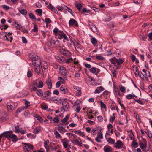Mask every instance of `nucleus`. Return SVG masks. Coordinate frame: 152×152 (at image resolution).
<instances>
[{"mask_svg":"<svg viewBox=\"0 0 152 152\" xmlns=\"http://www.w3.org/2000/svg\"><path fill=\"white\" fill-rule=\"evenodd\" d=\"M47 7L50 10H56V9L50 3L48 5H47Z\"/></svg>","mask_w":152,"mask_h":152,"instance_id":"obj_40","label":"nucleus"},{"mask_svg":"<svg viewBox=\"0 0 152 152\" xmlns=\"http://www.w3.org/2000/svg\"><path fill=\"white\" fill-rule=\"evenodd\" d=\"M51 92L50 90H48L44 93V96H43V99H48L51 96Z\"/></svg>","mask_w":152,"mask_h":152,"instance_id":"obj_11","label":"nucleus"},{"mask_svg":"<svg viewBox=\"0 0 152 152\" xmlns=\"http://www.w3.org/2000/svg\"><path fill=\"white\" fill-rule=\"evenodd\" d=\"M57 38L59 39H61L62 38H63L64 40L69 41V39L66 35L64 33H62V34L58 33L57 34Z\"/></svg>","mask_w":152,"mask_h":152,"instance_id":"obj_10","label":"nucleus"},{"mask_svg":"<svg viewBox=\"0 0 152 152\" xmlns=\"http://www.w3.org/2000/svg\"><path fill=\"white\" fill-rule=\"evenodd\" d=\"M74 132L76 134H79L80 136H83L84 135L83 133L82 132H81L80 130H75Z\"/></svg>","mask_w":152,"mask_h":152,"instance_id":"obj_29","label":"nucleus"},{"mask_svg":"<svg viewBox=\"0 0 152 152\" xmlns=\"http://www.w3.org/2000/svg\"><path fill=\"white\" fill-rule=\"evenodd\" d=\"M29 17L30 18H31L32 20L33 21H34V20H35L36 17L35 15L33 14L32 13H29Z\"/></svg>","mask_w":152,"mask_h":152,"instance_id":"obj_28","label":"nucleus"},{"mask_svg":"<svg viewBox=\"0 0 152 152\" xmlns=\"http://www.w3.org/2000/svg\"><path fill=\"white\" fill-rule=\"evenodd\" d=\"M60 91H61L63 94H65L68 93V91L67 88H65L62 86L60 88Z\"/></svg>","mask_w":152,"mask_h":152,"instance_id":"obj_21","label":"nucleus"},{"mask_svg":"<svg viewBox=\"0 0 152 152\" xmlns=\"http://www.w3.org/2000/svg\"><path fill=\"white\" fill-rule=\"evenodd\" d=\"M0 119L1 121H5L7 119V115L5 112L0 110Z\"/></svg>","mask_w":152,"mask_h":152,"instance_id":"obj_8","label":"nucleus"},{"mask_svg":"<svg viewBox=\"0 0 152 152\" xmlns=\"http://www.w3.org/2000/svg\"><path fill=\"white\" fill-rule=\"evenodd\" d=\"M20 12L24 15H26L27 14L26 10H20Z\"/></svg>","mask_w":152,"mask_h":152,"instance_id":"obj_61","label":"nucleus"},{"mask_svg":"<svg viewBox=\"0 0 152 152\" xmlns=\"http://www.w3.org/2000/svg\"><path fill=\"white\" fill-rule=\"evenodd\" d=\"M35 5L36 7L39 8V9H37V10H42L41 9H40V8L42 7V5L39 2H37L35 4Z\"/></svg>","mask_w":152,"mask_h":152,"instance_id":"obj_38","label":"nucleus"},{"mask_svg":"<svg viewBox=\"0 0 152 152\" xmlns=\"http://www.w3.org/2000/svg\"><path fill=\"white\" fill-rule=\"evenodd\" d=\"M91 42L94 46H95L97 44V40L95 37H93L91 39Z\"/></svg>","mask_w":152,"mask_h":152,"instance_id":"obj_23","label":"nucleus"},{"mask_svg":"<svg viewBox=\"0 0 152 152\" xmlns=\"http://www.w3.org/2000/svg\"><path fill=\"white\" fill-rule=\"evenodd\" d=\"M23 99L25 101V104H26V105L22 106L18 108L17 110L16 113L17 114L21 112L22 110L24 111V116L26 117H28V101L25 99Z\"/></svg>","mask_w":152,"mask_h":152,"instance_id":"obj_2","label":"nucleus"},{"mask_svg":"<svg viewBox=\"0 0 152 152\" xmlns=\"http://www.w3.org/2000/svg\"><path fill=\"white\" fill-rule=\"evenodd\" d=\"M36 93L39 96H43V92L41 89H38L36 92Z\"/></svg>","mask_w":152,"mask_h":152,"instance_id":"obj_27","label":"nucleus"},{"mask_svg":"<svg viewBox=\"0 0 152 152\" xmlns=\"http://www.w3.org/2000/svg\"><path fill=\"white\" fill-rule=\"evenodd\" d=\"M145 133H146L150 139H151V138H152V135L151 133H150L149 132H147L146 131L145 132Z\"/></svg>","mask_w":152,"mask_h":152,"instance_id":"obj_58","label":"nucleus"},{"mask_svg":"<svg viewBox=\"0 0 152 152\" xmlns=\"http://www.w3.org/2000/svg\"><path fill=\"white\" fill-rule=\"evenodd\" d=\"M44 86L43 83L42 81L39 80L38 81V84L37 87L39 88H42Z\"/></svg>","mask_w":152,"mask_h":152,"instance_id":"obj_24","label":"nucleus"},{"mask_svg":"<svg viewBox=\"0 0 152 152\" xmlns=\"http://www.w3.org/2000/svg\"><path fill=\"white\" fill-rule=\"evenodd\" d=\"M1 7L4 10H9V7L6 5H1Z\"/></svg>","mask_w":152,"mask_h":152,"instance_id":"obj_57","label":"nucleus"},{"mask_svg":"<svg viewBox=\"0 0 152 152\" xmlns=\"http://www.w3.org/2000/svg\"><path fill=\"white\" fill-rule=\"evenodd\" d=\"M69 116L68 115H66L63 119L61 120V122L63 123H65L68 120Z\"/></svg>","mask_w":152,"mask_h":152,"instance_id":"obj_33","label":"nucleus"},{"mask_svg":"<svg viewBox=\"0 0 152 152\" xmlns=\"http://www.w3.org/2000/svg\"><path fill=\"white\" fill-rule=\"evenodd\" d=\"M135 100V101L138 102L139 104H143V103L142 102L140 99V98H139L137 100H136L135 98H133Z\"/></svg>","mask_w":152,"mask_h":152,"instance_id":"obj_51","label":"nucleus"},{"mask_svg":"<svg viewBox=\"0 0 152 152\" xmlns=\"http://www.w3.org/2000/svg\"><path fill=\"white\" fill-rule=\"evenodd\" d=\"M35 117L38 120L40 123H42L43 122V120L41 117L37 114H36Z\"/></svg>","mask_w":152,"mask_h":152,"instance_id":"obj_32","label":"nucleus"},{"mask_svg":"<svg viewBox=\"0 0 152 152\" xmlns=\"http://www.w3.org/2000/svg\"><path fill=\"white\" fill-rule=\"evenodd\" d=\"M142 71L143 72L145 73V75L146 77H151L149 71H147L145 69H143Z\"/></svg>","mask_w":152,"mask_h":152,"instance_id":"obj_19","label":"nucleus"},{"mask_svg":"<svg viewBox=\"0 0 152 152\" xmlns=\"http://www.w3.org/2000/svg\"><path fill=\"white\" fill-rule=\"evenodd\" d=\"M59 71L61 73V75L63 76L64 78L67 80V77H66L67 71L66 68L63 67H60L59 68Z\"/></svg>","mask_w":152,"mask_h":152,"instance_id":"obj_5","label":"nucleus"},{"mask_svg":"<svg viewBox=\"0 0 152 152\" xmlns=\"http://www.w3.org/2000/svg\"><path fill=\"white\" fill-rule=\"evenodd\" d=\"M60 52L64 56H70L71 53L68 50L65 49L61 48L59 50Z\"/></svg>","mask_w":152,"mask_h":152,"instance_id":"obj_7","label":"nucleus"},{"mask_svg":"<svg viewBox=\"0 0 152 152\" xmlns=\"http://www.w3.org/2000/svg\"><path fill=\"white\" fill-rule=\"evenodd\" d=\"M54 123H58L59 121V120L58 117H55L53 120Z\"/></svg>","mask_w":152,"mask_h":152,"instance_id":"obj_60","label":"nucleus"},{"mask_svg":"<svg viewBox=\"0 0 152 152\" xmlns=\"http://www.w3.org/2000/svg\"><path fill=\"white\" fill-rule=\"evenodd\" d=\"M38 27L37 26L36 24H34V28L32 29L31 32H37L38 31Z\"/></svg>","mask_w":152,"mask_h":152,"instance_id":"obj_36","label":"nucleus"},{"mask_svg":"<svg viewBox=\"0 0 152 152\" xmlns=\"http://www.w3.org/2000/svg\"><path fill=\"white\" fill-rule=\"evenodd\" d=\"M45 22L46 23V24H48L51 23V21L50 18H46L45 19Z\"/></svg>","mask_w":152,"mask_h":152,"instance_id":"obj_47","label":"nucleus"},{"mask_svg":"<svg viewBox=\"0 0 152 152\" xmlns=\"http://www.w3.org/2000/svg\"><path fill=\"white\" fill-rule=\"evenodd\" d=\"M97 118L99 121L100 122H102L103 121V118L102 116H99L97 117Z\"/></svg>","mask_w":152,"mask_h":152,"instance_id":"obj_64","label":"nucleus"},{"mask_svg":"<svg viewBox=\"0 0 152 152\" xmlns=\"http://www.w3.org/2000/svg\"><path fill=\"white\" fill-rule=\"evenodd\" d=\"M109 61H111V63L114 64V66H116V64L117 63L118 65H120L122 64L124 61V60L121 58L117 59L115 57H113L110 59Z\"/></svg>","mask_w":152,"mask_h":152,"instance_id":"obj_4","label":"nucleus"},{"mask_svg":"<svg viewBox=\"0 0 152 152\" xmlns=\"http://www.w3.org/2000/svg\"><path fill=\"white\" fill-rule=\"evenodd\" d=\"M130 57L132 60V62H134L135 61L136 57L133 54H131L130 56Z\"/></svg>","mask_w":152,"mask_h":152,"instance_id":"obj_50","label":"nucleus"},{"mask_svg":"<svg viewBox=\"0 0 152 152\" xmlns=\"http://www.w3.org/2000/svg\"><path fill=\"white\" fill-rule=\"evenodd\" d=\"M67 141V140L66 138H64L61 140V141L63 143V145L65 148H66L67 147L68 145V143L66 142Z\"/></svg>","mask_w":152,"mask_h":152,"instance_id":"obj_18","label":"nucleus"},{"mask_svg":"<svg viewBox=\"0 0 152 152\" xmlns=\"http://www.w3.org/2000/svg\"><path fill=\"white\" fill-rule=\"evenodd\" d=\"M3 135L5 137L7 138L8 140L12 139V141L14 142H17L18 140L17 138V136L12 134L11 131L4 132L3 133Z\"/></svg>","mask_w":152,"mask_h":152,"instance_id":"obj_3","label":"nucleus"},{"mask_svg":"<svg viewBox=\"0 0 152 152\" xmlns=\"http://www.w3.org/2000/svg\"><path fill=\"white\" fill-rule=\"evenodd\" d=\"M58 80H59L60 81H61V82L62 84H65V82L64 80V79L61 77H58Z\"/></svg>","mask_w":152,"mask_h":152,"instance_id":"obj_42","label":"nucleus"},{"mask_svg":"<svg viewBox=\"0 0 152 152\" xmlns=\"http://www.w3.org/2000/svg\"><path fill=\"white\" fill-rule=\"evenodd\" d=\"M40 130V129L39 127H37L34 129L33 131V132L34 134H37L39 132Z\"/></svg>","mask_w":152,"mask_h":152,"instance_id":"obj_39","label":"nucleus"},{"mask_svg":"<svg viewBox=\"0 0 152 152\" xmlns=\"http://www.w3.org/2000/svg\"><path fill=\"white\" fill-rule=\"evenodd\" d=\"M90 72L92 73H94L96 71V68L95 67L91 68L90 70Z\"/></svg>","mask_w":152,"mask_h":152,"instance_id":"obj_49","label":"nucleus"},{"mask_svg":"<svg viewBox=\"0 0 152 152\" xmlns=\"http://www.w3.org/2000/svg\"><path fill=\"white\" fill-rule=\"evenodd\" d=\"M106 140L109 143H111L112 144L114 143L115 140L111 138H107Z\"/></svg>","mask_w":152,"mask_h":152,"instance_id":"obj_31","label":"nucleus"},{"mask_svg":"<svg viewBox=\"0 0 152 152\" xmlns=\"http://www.w3.org/2000/svg\"><path fill=\"white\" fill-rule=\"evenodd\" d=\"M82 13L87 15L86 13L91 12V10H79Z\"/></svg>","mask_w":152,"mask_h":152,"instance_id":"obj_34","label":"nucleus"},{"mask_svg":"<svg viewBox=\"0 0 152 152\" xmlns=\"http://www.w3.org/2000/svg\"><path fill=\"white\" fill-rule=\"evenodd\" d=\"M114 145L115 147L120 148V147L123 145L122 142L121 140H118L114 144Z\"/></svg>","mask_w":152,"mask_h":152,"instance_id":"obj_14","label":"nucleus"},{"mask_svg":"<svg viewBox=\"0 0 152 152\" xmlns=\"http://www.w3.org/2000/svg\"><path fill=\"white\" fill-rule=\"evenodd\" d=\"M90 28L92 31L94 33H96L98 31L97 28L95 25H93Z\"/></svg>","mask_w":152,"mask_h":152,"instance_id":"obj_25","label":"nucleus"},{"mask_svg":"<svg viewBox=\"0 0 152 152\" xmlns=\"http://www.w3.org/2000/svg\"><path fill=\"white\" fill-rule=\"evenodd\" d=\"M126 89V88L123 86H121L120 88V91L123 92H125V90Z\"/></svg>","mask_w":152,"mask_h":152,"instance_id":"obj_63","label":"nucleus"},{"mask_svg":"<svg viewBox=\"0 0 152 152\" xmlns=\"http://www.w3.org/2000/svg\"><path fill=\"white\" fill-rule=\"evenodd\" d=\"M81 108L79 105L77 106V107L75 111L77 113H79Z\"/></svg>","mask_w":152,"mask_h":152,"instance_id":"obj_55","label":"nucleus"},{"mask_svg":"<svg viewBox=\"0 0 152 152\" xmlns=\"http://www.w3.org/2000/svg\"><path fill=\"white\" fill-rule=\"evenodd\" d=\"M24 145L23 146V149L25 152H28V144L24 143L23 144Z\"/></svg>","mask_w":152,"mask_h":152,"instance_id":"obj_16","label":"nucleus"},{"mask_svg":"<svg viewBox=\"0 0 152 152\" xmlns=\"http://www.w3.org/2000/svg\"><path fill=\"white\" fill-rule=\"evenodd\" d=\"M78 88L79 89V90H78V92L76 93V95L77 96H80L81 95V88L79 87Z\"/></svg>","mask_w":152,"mask_h":152,"instance_id":"obj_45","label":"nucleus"},{"mask_svg":"<svg viewBox=\"0 0 152 152\" xmlns=\"http://www.w3.org/2000/svg\"><path fill=\"white\" fill-rule=\"evenodd\" d=\"M29 66L31 69L39 75L41 69L43 72L42 66L41 65V60L38 56L33 53L29 54Z\"/></svg>","mask_w":152,"mask_h":152,"instance_id":"obj_1","label":"nucleus"},{"mask_svg":"<svg viewBox=\"0 0 152 152\" xmlns=\"http://www.w3.org/2000/svg\"><path fill=\"white\" fill-rule=\"evenodd\" d=\"M132 145H131V146L132 147L135 146H137L138 145V143L137 142H135V140H133V141L132 142Z\"/></svg>","mask_w":152,"mask_h":152,"instance_id":"obj_53","label":"nucleus"},{"mask_svg":"<svg viewBox=\"0 0 152 152\" xmlns=\"http://www.w3.org/2000/svg\"><path fill=\"white\" fill-rule=\"evenodd\" d=\"M20 131L19 127L18 126H16L15 128V132H19Z\"/></svg>","mask_w":152,"mask_h":152,"instance_id":"obj_62","label":"nucleus"},{"mask_svg":"<svg viewBox=\"0 0 152 152\" xmlns=\"http://www.w3.org/2000/svg\"><path fill=\"white\" fill-rule=\"evenodd\" d=\"M135 116L136 117L137 121L138 123H140L141 122L139 118V117L137 113H135L134 114Z\"/></svg>","mask_w":152,"mask_h":152,"instance_id":"obj_46","label":"nucleus"},{"mask_svg":"<svg viewBox=\"0 0 152 152\" xmlns=\"http://www.w3.org/2000/svg\"><path fill=\"white\" fill-rule=\"evenodd\" d=\"M97 137L100 139L103 138L102 134V132L99 133L97 135Z\"/></svg>","mask_w":152,"mask_h":152,"instance_id":"obj_52","label":"nucleus"},{"mask_svg":"<svg viewBox=\"0 0 152 152\" xmlns=\"http://www.w3.org/2000/svg\"><path fill=\"white\" fill-rule=\"evenodd\" d=\"M46 83L49 89H50L52 88V84L50 78H49L47 79L46 82Z\"/></svg>","mask_w":152,"mask_h":152,"instance_id":"obj_15","label":"nucleus"},{"mask_svg":"<svg viewBox=\"0 0 152 152\" xmlns=\"http://www.w3.org/2000/svg\"><path fill=\"white\" fill-rule=\"evenodd\" d=\"M141 138L143 140V144L144 145V147L145 148V149H146V148L147 147V142L146 140L145 139L143 138L142 137H141Z\"/></svg>","mask_w":152,"mask_h":152,"instance_id":"obj_43","label":"nucleus"},{"mask_svg":"<svg viewBox=\"0 0 152 152\" xmlns=\"http://www.w3.org/2000/svg\"><path fill=\"white\" fill-rule=\"evenodd\" d=\"M69 26H74L76 27L79 26L77 22L73 19H71L69 22Z\"/></svg>","mask_w":152,"mask_h":152,"instance_id":"obj_9","label":"nucleus"},{"mask_svg":"<svg viewBox=\"0 0 152 152\" xmlns=\"http://www.w3.org/2000/svg\"><path fill=\"white\" fill-rule=\"evenodd\" d=\"M96 59L101 61L104 60V57H103L97 55H96Z\"/></svg>","mask_w":152,"mask_h":152,"instance_id":"obj_48","label":"nucleus"},{"mask_svg":"<svg viewBox=\"0 0 152 152\" xmlns=\"http://www.w3.org/2000/svg\"><path fill=\"white\" fill-rule=\"evenodd\" d=\"M112 148L109 146H104V150L105 152H112Z\"/></svg>","mask_w":152,"mask_h":152,"instance_id":"obj_17","label":"nucleus"},{"mask_svg":"<svg viewBox=\"0 0 152 152\" xmlns=\"http://www.w3.org/2000/svg\"><path fill=\"white\" fill-rule=\"evenodd\" d=\"M104 90V88L102 86L98 87H97L96 89L94 91V93L95 94H99Z\"/></svg>","mask_w":152,"mask_h":152,"instance_id":"obj_13","label":"nucleus"},{"mask_svg":"<svg viewBox=\"0 0 152 152\" xmlns=\"http://www.w3.org/2000/svg\"><path fill=\"white\" fill-rule=\"evenodd\" d=\"M61 7L62 10H67V9H68V10H71V9L63 4H61Z\"/></svg>","mask_w":152,"mask_h":152,"instance_id":"obj_44","label":"nucleus"},{"mask_svg":"<svg viewBox=\"0 0 152 152\" xmlns=\"http://www.w3.org/2000/svg\"><path fill=\"white\" fill-rule=\"evenodd\" d=\"M23 42L24 43H26L27 42V41L25 37L22 36V37Z\"/></svg>","mask_w":152,"mask_h":152,"instance_id":"obj_59","label":"nucleus"},{"mask_svg":"<svg viewBox=\"0 0 152 152\" xmlns=\"http://www.w3.org/2000/svg\"><path fill=\"white\" fill-rule=\"evenodd\" d=\"M100 102L101 104V108H104L105 110H106V105L105 104L103 103V102L101 100L100 101Z\"/></svg>","mask_w":152,"mask_h":152,"instance_id":"obj_35","label":"nucleus"},{"mask_svg":"<svg viewBox=\"0 0 152 152\" xmlns=\"http://www.w3.org/2000/svg\"><path fill=\"white\" fill-rule=\"evenodd\" d=\"M38 80H34L32 83V86H36L37 87L38 84Z\"/></svg>","mask_w":152,"mask_h":152,"instance_id":"obj_41","label":"nucleus"},{"mask_svg":"<svg viewBox=\"0 0 152 152\" xmlns=\"http://www.w3.org/2000/svg\"><path fill=\"white\" fill-rule=\"evenodd\" d=\"M7 105L8 110L9 112H11L12 110H14L15 107L13 103L11 104L9 102H7Z\"/></svg>","mask_w":152,"mask_h":152,"instance_id":"obj_12","label":"nucleus"},{"mask_svg":"<svg viewBox=\"0 0 152 152\" xmlns=\"http://www.w3.org/2000/svg\"><path fill=\"white\" fill-rule=\"evenodd\" d=\"M48 44H50V45H52L53 44L54 45H56V42H55V41L54 40H52L50 42H49L48 43Z\"/></svg>","mask_w":152,"mask_h":152,"instance_id":"obj_56","label":"nucleus"},{"mask_svg":"<svg viewBox=\"0 0 152 152\" xmlns=\"http://www.w3.org/2000/svg\"><path fill=\"white\" fill-rule=\"evenodd\" d=\"M62 107L64 111H68L69 109V103L66 101H63L62 102Z\"/></svg>","mask_w":152,"mask_h":152,"instance_id":"obj_6","label":"nucleus"},{"mask_svg":"<svg viewBox=\"0 0 152 152\" xmlns=\"http://www.w3.org/2000/svg\"><path fill=\"white\" fill-rule=\"evenodd\" d=\"M91 84L94 86H97L99 85H101V83H96L95 81L91 82Z\"/></svg>","mask_w":152,"mask_h":152,"instance_id":"obj_37","label":"nucleus"},{"mask_svg":"<svg viewBox=\"0 0 152 152\" xmlns=\"http://www.w3.org/2000/svg\"><path fill=\"white\" fill-rule=\"evenodd\" d=\"M75 6L76 7L78 10H81L82 7V4L78 2L75 3Z\"/></svg>","mask_w":152,"mask_h":152,"instance_id":"obj_22","label":"nucleus"},{"mask_svg":"<svg viewBox=\"0 0 152 152\" xmlns=\"http://www.w3.org/2000/svg\"><path fill=\"white\" fill-rule=\"evenodd\" d=\"M57 59L58 60V61L61 63H65V59L64 57H57Z\"/></svg>","mask_w":152,"mask_h":152,"instance_id":"obj_20","label":"nucleus"},{"mask_svg":"<svg viewBox=\"0 0 152 152\" xmlns=\"http://www.w3.org/2000/svg\"><path fill=\"white\" fill-rule=\"evenodd\" d=\"M139 145L140 148L142 149V151L145 152H146V149H145L143 143L142 142H140V143H139Z\"/></svg>","mask_w":152,"mask_h":152,"instance_id":"obj_30","label":"nucleus"},{"mask_svg":"<svg viewBox=\"0 0 152 152\" xmlns=\"http://www.w3.org/2000/svg\"><path fill=\"white\" fill-rule=\"evenodd\" d=\"M54 134L56 136L55 137L56 139H58L59 138H61L62 137L59 133L56 130H55Z\"/></svg>","mask_w":152,"mask_h":152,"instance_id":"obj_26","label":"nucleus"},{"mask_svg":"<svg viewBox=\"0 0 152 152\" xmlns=\"http://www.w3.org/2000/svg\"><path fill=\"white\" fill-rule=\"evenodd\" d=\"M53 32L56 34V35L57 34H58V33L59 31L58 29L56 27L53 30Z\"/></svg>","mask_w":152,"mask_h":152,"instance_id":"obj_54","label":"nucleus"}]
</instances>
